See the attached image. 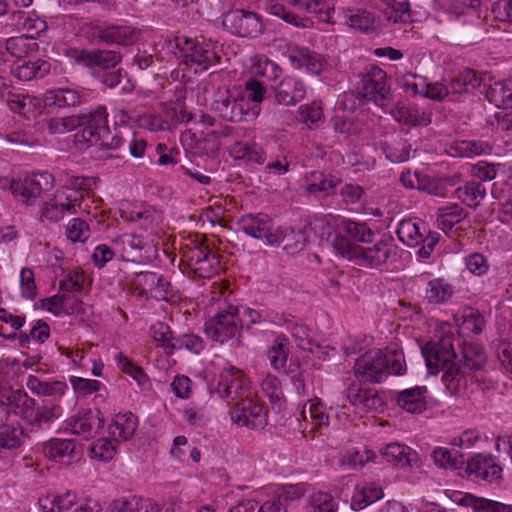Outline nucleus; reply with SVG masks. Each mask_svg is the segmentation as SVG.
<instances>
[{
    "label": "nucleus",
    "instance_id": "2",
    "mask_svg": "<svg viewBox=\"0 0 512 512\" xmlns=\"http://www.w3.org/2000/svg\"><path fill=\"white\" fill-rule=\"evenodd\" d=\"M394 238L390 234H384L380 239L360 246L337 234L333 237L331 245L336 253L343 258L354 261L357 265L367 267H378L387 262L393 250Z\"/></svg>",
    "mask_w": 512,
    "mask_h": 512
},
{
    "label": "nucleus",
    "instance_id": "7",
    "mask_svg": "<svg viewBox=\"0 0 512 512\" xmlns=\"http://www.w3.org/2000/svg\"><path fill=\"white\" fill-rule=\"evenodd\" d=\"M222 25L239 37L256 38L264 31L262 17L247 9H232L223 13Z\"/></svg>",
    "mask_w": 512,
    "mask_h": 512
},
{
    "label": "nucleus",
    "instance_id": "35",
    "mask_svg": "<svg viewBox=\"0 0 512 512\" xmlns=\"http://www.w3.org/2000/svg\"><path fill=\"white\" fill-rule=\"evenodd\" d=\"M484 88L481 93L485 94L490 103L498 108H512V80L495 82L484 86Z\"/></svg>",
    "mask_w": 512,
    "mask_h": 512
},
{
    "label": "nucleus",
    "instance_id": "45",
    "mask_svg": "<svg viewBox=\"0 0 512 512\" xmlns=\"http://www.w3.org/2000/svg\"><path fill=\"white\" fill-rule=\"evenodd\" d=\"M431 457L439 468L450 469L463 473L465 464L464 455L460 452L453 453L448 448L436 447L431 453Z\"/></svg>",
    "mask_w": 512,
    "mask_h": 512
},
{
    "label": "nucleus",
    "instance_id": "39",
    "mask_svg": "<svg viewBox=\"0 0 512 512\" xmlns=\"http://www.w3.org/2000/svg\"><path fill=\"white\" fill-rule=\"evenodd\" d=\"M344 17L346 24L361 32H374L378 27V21L374 14L364 9H346Z\"/></svg>",
    "mask_w": 512,
    "mask_h": 512
},
{
    "label": "nucleus",
    "instance_id": "64",
    "mask_svg": "<svg viewBox=\"0 0 512 512\" xmlns=\"http://www.w3.org/2000/svg\"><path fill=\"white\" fill-rule=\"evenodd\" d=\"M310 504L314 512H337V504L333 496L326 492H316L310 497Z\"/></svg>",
    "mask_w": 512,
    "mask_h": 512
},
{
    "label": "nucleus",
    "instance_id": "26",
    "mask_svg": "<svg viewBox=\"0 0 512 512\" xmlns=\"http://www.w3.org/2000/svg\"><path fill=\"white\" fill-rule=\"evenodd\" d=\"M399 240L410 247H416L423 242L425 233H428V225L418 219H404L397 228Z\"/></svg>",
    "mask_w": 512,
    "mask_h": 512
},
{
    "label": "nucleus",
    "instance_id": "57",
    "mask_svg": "<svg viewBox=\"0 0 512 512\" xmlns=\"http://www.w3.org/2000/svg\"><path fill=\"white\" fill-rule=\"evenodd\" d=\"M30 39L26 36L8 38L4 42H0V53H3V50H5L11 56L21 58L30 49Z\"/></svg>",
    "mask_w": 512,
    "mask_h": 512
},
{
    "label": "nucleus",
    "instance_id": "52",
    "mask_svg": "<svg viewBox=\"0 0 512 512\" xmlns=\"http://www.w3.org/2000/svg\"><path fill=\"white\" fill-rule=\"evenodd\" d=\"M288 328L297 344V346L305 351L314 353L316 350H322V347L314 343L309 335V329L307 326L297 323L290 322Z\"/></svg>",
    "mask_w": 512,
    "mask_h": 512
},
{
    "label": "nucleus",
    "instance_id": "1",
    "mask_svg": "<svg viewBox=\"0 0 512 512\" xmlns=\"http://www.w3.org/2000/svg\"><path fill=\"white\" fill-rule=\"evenodd\" d=\"M426 366L431 374L442 372L446 389L456 395L467 385L468 373L482 369L487 363L483 345L466 342L452 333L438 342H428L421 347Z\"/></svg>",
    "mask_w": 512,
    "mask_h": 512
},
{
    "label": "nucleus",
    "instance_id": "61",
    "mask_svg": "<svg viewBox=\"0 0 512 512\" xmlns=\"http://www.w3.org/2000/svg\"><path fill=\"white\" fill-rule=\"evenodd\" d=\"M76 500V494L72 491H67L62 495L54 497L50 502V507L43 503L42 500H40L39 504L43 512H63L69 510L76 503Z\"/></svg>",
    "mask_w": 512,
    "mask_h": 512
},
{
    "label": "nucleus",
    "instance_id": "53",
    "mask_svg": "<svg viewBox=\"0 0 512 512\" xmlns=\"http://www.w3.org/2000/svg\"><path fill=\"white\" fill-rule=\"evenodd\" d=\"M24 438V429L20 426L4 425L0 428V446L2 448H18L22 445Z\"/></svg>",
    "mask_w": 512,
    "mask_h": 512
},
{
    "label": "nucleus",
    "instance_id": "37",
    "mask_svg": "<svg viewBox=\"0 0 512 512\" xmlns=\"http://www.w3.org/2000/svg\"><path fill=\"white\" fill-rule=\"evenodd\" d=\"M455 196L469 208L476 209L486 197L487 190L484 184L474 179L467 181L454 191Z\"/></svg>",
    "mask_w": 512,
    "mask_h": 512
},
{
    "label": "nucleus",
    "instance_id": "60",
    "mask_svg": "<svg viewBox=\"0 0 512 512\" xmlns=\"http://www.w3.org/2000/svg\"><path fill=\"white\" fill-rule=\"evenodd\" d=\"M455 149L461 157H472L481 154H489L491 146L484 141L467 140L456 144Z\"/></svg>",
    "mask_w": 512,
    "mask_h": 512
},
{
    "label": "nucleus",
    "instance_id": "40",
    "mask_svg": "<svg viewBox=\"0 0 512 512\" xmlns=\"http://www.w3.org/2000/svg\"><path fill=\"white\" fill-rule=\"evenodd\" d=\"M128 219L138 224L140 229L153 232L162 222V214L152 206H143L132 209L129 212Z\"/></svg>",
    "mask_w": 512,
    "mask_h": 512
},
{
    "label": "nucleus",
    "instance_id": "4",
    "mask_svg": "<svg viewBox=\"0 0 512 512\" xmlns=\"http://www.w3.org/2000/svg\"><path fill=\"white\" fill-rule=\"evenodd\" d=\"M212 110L223 120L229 122L246 121L249 116H255L244 95L230 89L218 88L213 95Z\"/></svg>",
    "mask_w": 512,
    "mask_h": 512
},
{
    "label": "nucleus",
    "instance_id": "38",
    "mask_svg": "<svg viewBox=\"0 0 512 512\" xmlns=\"http://www.w3.org/2000/svg\"><path fill=\"white\" fill-rule=\"evenodd\" d=\"M454 295V287L444 278H434L427 283L425 300L429 304L442 305Z\"/></svg>",
    "mask_w": 512,
    "mask_h": 512
},
{
    "label": "nucleus",
    "instance_id": "18",
    "mask_svg": "<svg viewBox=\"0 0 512 512\" xmlns=\"http://www.w3.org/2000/svg\"><path fill=\"white\" fill-rule=\"evenodd\" d=\"M74 58L78 64L85 67H98L104 71L114 69L122 60V55L116 50L93 49L75 50Z\"/></svg>",
    "mask_w": 512,
    "mask_h": 512
},
{
    "label": "nucleus",
    "instance_id": "31",
    "mask_svg": "<svg viewBox=\"0 0 512 512\" xmlns=\"http://www.w3.org/2000/svg\"><path fill=\"white\" fill-rule=\"evenodd\" d=\"M384 492L382 487L377 486L376 482H362L355 487L354 494L351 499V508L353 510H361L368 505L382 499Z\"/></svg>",
    "mask_w": 512,
    "mask_h": 512
},
{
    "label": "nucleus",
    "instance_id": "5",
    "mask_svg": "<svg viewBox=\"0 0 512 512\" xmlns=\"http://www.w3.org/2000/svg\"><path fill=\"white\" fill-rule=\"evenodd\" d=\"M182 261L201 278H211L219 269V256L201 241H192L181 247Z\"/></svg>",
    "mask_w": 512,
    "mask_h": 512
},
{
    "label": "nucleus",
    "instance_id": "10",
    "mask_svg": "<svg viewBox=\"0 0 512 512\" xmlns=\"http://www.w3.org/2000/svg\"><path fill=\"white\" fill-rule=\"evenodd\" d=\"M230 414L232 421L241 427L263 429L268 423L263 405L250 395L236 402Z\"/></svg>",
    "mask_w": 512,
    "mask_h": 512
},
{
    "label": "nucleus",
    "instance_id": "48",
    "mask_svg": "<svg viewBox=\"0 0 512 512\" xmlns=\"http://www.w3.org/2000/svg\"><path fill=\"white\" fill-rule=\"evenodd\" d=\"M95 147L99 150L106 152L105 156L108 158H123L126 155L127 134H115L104 141H99Z\"/></svg>",
    "mask_w": 512,
    "mask_h": 512
},
{
    "label": "nucleus",
    "instance_id": "46",
    "mask_svg": "<svg viewBox=\"0 0 512 512\" xmlns=\"http://www.w3.org/2000/svg\"><path fill=\"white\" fill-rule=\"evenodd\" d=\"M278 241L276 244H283V250L290 255L299 253L305 248L306 235L302 230L276 228Z\"/></svg>",
    "mask_w": 512,
    "mask_h": 512
},
{
    "label": "nucleus",
    "instance_id": "34",
    "mask_svg": "<svg viewBox=\"0 0 512 512\" xmlns=\"http://www.w3.org/2000/svg\"><path fill=\"white\" fill-rule=\"evenodd\" d=\"M454 321L459 328L464 332H472L473 334H480L485 326L486 321L484 316L479 310L465 306L454 315Z\"/></svg>",
    "mask_w": 512,
    "mask_h": 512
},
{
    "label": "nucleus",
    "instance_id": "63",
    "mask_svg": "<svg viewBox=\"0 0 512 512\" xmlns=\"http://www.w3.org/2000/svg\"><path fill=\"white\" fill-rule=\"evenodd\" d=\"M116 453V445L113 440L100 438L95 441L90 448V455L100 461L111 460Z\"/></svg>",
    "mask_w": 512,
    "mask_h": 512
},
{
    "label": "nucleus",
    "instance_id": "22",
    "mask_svg": "<svg viewBox=\"0 0 512 512\" xmlns=\"http://www.w3.org/2000/svg\"><path fill=\"white\" fill-rule=\"evenodd\" d=\"M96 38L106 44L132 45L139 38V31L130 26L107 25L95 27Z\"/></svg>",
    "mask_w": 512,
    "mask_h": 512
},
{
    "label": "nucleus",
    "instance_id": "47",
    "mask_svg": "<svg viewBox=\"0 0 512 512\" xmlns=\"http://www.w3.org/2000/svg\"><path fill=\"white\" fill-rule=\"evenodd\" d=\"M114 508L117 512H161L160 504L150 498L118 499L115 500Z\"/></svg>",
    "mask_w": 512,
    "mask_h": 512
},
{
    "label": "nucleus",
    "instance_id": "14",
    "mask_svg": "<svg viewBox=\"0 0 512 512\" xmlns=\"http://www.w3.org/2000/svg\"><path fill=\"white\" fill-rule=\"evenodd\" d=\"M134 291L139 297L167 300L170 283L155 272H140L132 280Z\"/></svg>",
    "mask_w": 512,
    "mask_h": 512
},
{
    "label": "nucleus",
    "instance_id": "50",
    "mask_svg": "<svg viewBox=\"0 0 512 512\" xmlns=\"http://www.w3.org/2000/svg\"><path fill=\"white\" fill-rule=\"evenodd\" d=\"M289 354L288 340L285 336L279 335L276 337L273 345L267 352L268 359L271 365L279 370L284 368Z\"/></svg>",
    "mask_w": 512,
    "mask_h": 512
},
{
    "label": "nucleus",
    "instance_id": "20",
    "mask_svg": "<svg viewBox=\"0 0 512 512\" xmlns=\"http://www.w3.org/2000/svg\"><path fill=\"white\" fill-rule=\"evenodd\" d=\"M275 102L279 105L294 106L304 99L306 86L294 76H285L273 87Z\"/></svg>",
    "mask_w": 512,
    "mask_h": 512
},
{
    "label": "nucleus",
    "instance_id": "25",
    "mask_svg": "<svg viewBox=\"0 0 512 512\" xmlns=\"http://www.w3.org/2000/svg\"><path fill=\"white\" fill-rule=\"evenodd\" d=\"M228 150L229 155L235 160H243L247 164L262 165L267 159L263 147L255 142L236 141Z\"/></svg>",
    "mask_w": 512,
    "mask_h": 512
},
{
    "label": "nucleus",
    "instance_id": "36",
    "mask_svg": "<svg viewBox=\"0 0 512 512\" xmlns=\"http://www.w3.org/2000/svg\"><path fill=\"white\" fill-rule=\"evenodd\" d=\"M289 59L294 67H305L307 72L312 75H320L325 66V61L322 56L307 48H301L293 52L290 54Z\"/></svg>",
    "mask_w": 512,
    "mask_h": 512
},
{
    "label": "nucleus",
    "instance_id": "13",
    "mask_svg": "<svg viewBox=\"0 0 512 512\" xmlns=\"http://www.w3.org/2000/svg\"><path fill=\"white\" fill-rule=\"evenodd\" d=\"M503 468L492 454L478 453L465 460L463 473L458 472L461 477H475L482 480H499L502 478Z\"/></svg>",
    "mask_w": 512,
    "mask_h": 512
},
{
    "label": "nucleus",
    "instance_id": "27",
    "mask_svg": "<svg viewBox=\"0 0 512 512\" xmlns=\"http://www.w3.org/2000/svg\"><path fill=\"white\" fill-rule=\"evenodd\" d=\"M425 386H416L399 392L396 396V404L411 414H420L426 410Z\"/></svg>",
    "mask_w": 512,
    "mask_h": 512
},
{
    "label": "nucleus",
    "instance_id": "12",
    "mask_svg": "<svg viewBox=\"0 0 512 512\" xmlns=\"http://www.w3.org/2000/svg\"><path fill=\"white\" fill-rule=\"evenodd\" d=\"M385 353L369 351L360 356L354 365L355 376L361 382L379 383L386 377Z\"/></svg>",
    "mask_w": 512,
    "mask_h": 512
},
{
    "label": "nucleus",
    "instance_id": "8",
    "mask_svg": "<svg viewBox=\"0 0 512 512\" xmlns=\"http://www.w3.org/2000/svg\"><path fill=\"white\" fill-rule=\"evenodd\" d=\"M109 134L111 131L106 107L98 106L95 110L83 113L82 129L76 133L75 138L78 143L90 147L109 138Z\"/></svg>",
    "mask_w": 512,
    "mask_h": 512
},
{
    "label": "nucleus",
    "instance_id": "3",
    "mask_svg": "<svg viewBox=\"0 0 512 512\" xmlns=\"http://www.w3.org/2000/svg\"><path fill=\"white\" fill-rule=\"evenodd\" d=\"M170 47L180 63L193 69L195 73L206 71L219 61L215 43L203 37L200 39L176 37L173 42H170Z\"/></svg>",
    "mask_w": 512,
    "mask_h": 512
},
{
    "label": "nucleus",
    "instance_id": "21",
    "mask_svg": "<svg viewBox=\"0 0 512 512\" xmlns=\"http://www.w3.org/2000/svg\"><path fill=\"white\" fill-rule=\"evenodd\" d=\"M44 455L55 462L69 465L80 459L81 451L71 439H51L44 445Z\"/></svg>",
    "mask_w": 512,
    "mask_h": 512
},
{
    "label": "nucleus",
    "instance_id": "9",
    "mask_svg": "<svg viewBox=\"0 0 512 512\" xmlns=\"http://www.w3.org/2000/svg\"><path fill=\"white\" fill-rule=\"evenodd\" d=\"M92 191V179L88 177H71L67 183L58 189L53 197L55 201L68 211L75 214L77 208L81 209L82 202Z\"/></svg>",
    "mask_w": 512,
    "mask_h": 512
},
{
    "label": "nucleus",
    "instance_id": "28",
    "mask_svg": "<svg viewBox=\"0 0 512 512\" xmlns=\"http://www.w3.org/2000/svg\"><path fill=\"white\" fill-rule=\"evenodd\" d=\"M137 426L138 419L133 413H119L109 425V434L115 442L127 441L134 435Z\"/></svg>",
    "mask_w": 512,
    "mask_h": 512
},
{
    "label": "nucleus",
    "instance_id": "62",
    "mask_svg": "<svg viewBox=\"0 0 512 512\" xmlns=\"http://www.w3.org/2000/svg\"><path fill=\"white\" fill-rule=\"evenodd\" d=\"M66 235L72 242H85L90 237V228L86 221L80 218L72 219L66 227Z\"/></svg>",
    "mask_w": 512,
    "mask_h": 512
},
{
    "label": "nucleus",
    "instance_id": "16",
    "mask_svg": "<svg viewBox=\"0 0 512 512\" xmlns=\"http://www.w3.org/2000/svg\"><path fill=\"white\" fill-rule=\"evenodd\" d=\"M114 244L120 252V257L123 261L144 263L151 259V252H155L152 245L135 234H124L118 237Z\"/></svg>",
    "mask_w": 512,
    "mask_h": 512
},
{
    "label": "nucleus",
    "instance_id": "56",
    "mask_svg": "<svg viewBox=\"0 0 512 512\" xmlns=\"http://www.w3.org/2000/svg\"><path fill=\"white\" fill-rule=\"evenodd\" d=\"M466 217L467 212L458 204H450L438 209V221L449 228Z\"/></svg>",
    "mask_w": 512,
    "mask_h": 512
},
{
    "label": "nucleus",
    "instance_id": "15",
    "mask_svg": "<svg viewBox=\"0 0 512 512\" xmlns=\"http://www.w3.org/2000/svg\"><path fill=\"white\" fill-rule=\"evenodd\" d=\"M238 226L240 231L253 238L265 240L269 245H275L278 241L272 219L267 214L258 213L242 216L238 221Z\"/></svg>",
    "mask_w": 512,
    "mask_h": 512
},
{
    "label": "nucleus",
    "instance_id": "23",
    "mask_svg": "<svg viewBox=\"0 0 512 512\" xmlns=\"http://www.w3.org/2000/svg\"><path fill=\"white\" fill-rule=\"evenodd\" d=\"M382 457L389 463L401 468H414L420 466L418 453L408 446L399 443H390L380 450Z\"/></svg>",
    "mask_w": 512,
    "mask_h": 512
},
{
    "label": "nucleus",
    "instance_id": "55",
    "mask_svg": "<svg viewBox=\"0 0 512 512\" xmlns=\"http://www.w3.org/2000/svg\"><path fill=\"white\" fill-rule=\"evenodd\" d=\"M338 180L333 176H327L321 171H313L308 177L307 191L314 193L317 191L328 192L336 187Z\"/></svg>",
    "mask_w": 512,
    "mask_h": 512
},
{
    "label": "nucleus",
    "instance_id": "19",
    "mask_svg": "<svg viewBox=\"0 0 512 512\" xmlns=\"http://www.w3.org/2000/svg\"><path fill=\"white\" fill-rule=\"evenodd\" d=\"M53 183L54 176L51 173L39 172L25 177L19 184H16L15 191H20V198L23 203L31 204L43 192L50 190Z\"/></svg>",
    "mask_w": 512,
    "mask_h": 512
},
{
    "label": "nucleus",
    "instance_id": "54",
    "mask_svg": "<svg viewBox=\"0 0 512 512\" xmlns=\"http://www.w3.org/2000/svg\"><path fill=\"white\" fill-rule=\"evenodd\" d=\"M306 413H309V418L312 429H319L322 425H328L329 417L324 412V406L319 399L310 400L305 404L301 411V416L306 419Z\"/></svg>",
    "mask_w": 512,
    "mask_h": 512
},
{
    "label": "nucleus",
    "instance_id": "41",
    "mask_svg": "<svg viewBox=\"0 0 512 512\" xmlns=\"http://www.w3.org/2000/svg\"><path fill=\"white\" fill-rule=\"evenodd\" d=\"M394 119L409 126H427L431 123L430 114L420 111L416 106H397L392 110Z\"/></svg>",
    "mask_w": 512,
    "mask_h": 512
},
{
    "label": "nucleus",
    "instance_id": "32",
    "mask_svg": "<svg viewBox=\"0 0 512 512\" xmlns=\"http://www.w3.org/2000/svg\"><path fill=\"white\" fill-rule=\"evenodd\" d=\"M82 102V95L73 88H55L44 94V103L48 107H75Z\"/></svg>",
    "mask_w": 512,
    "mask_h": 512
},
{
    "label": "nucleus",
    "instance_id": "24",
    "mask_svg": "<svg viewBox=\"0 0 512 512\" xmlns=\"http://www.w3.org/2000/svg\"><path fill=\"white\" fill-rule=\"evenodd\" d=\"M486 86L485 76L470 68L460 70L449 82L451 94L470 93L481 86Z\"/></svg>",
    "mask_w": 512,
    "mask_h": 512
},
{
    "label": "nucleus",
    "instance_id": "11",
    "mask_svg": "<svg viewBox=\"0 0 512 512\" xmlns=\"http://www.w3.org/2000/svg\"><path fill=\"white\" fill-rule=\"evenodd\" d=\"M359 91L364 98L372 100L378 105H382L390 94V87L387 84V74L385 71L376 65L369 66L362 75Z\"/></svg>",
    "mask_w": 512,
    "mask_h": 512
},
{
    "label": "nucleus",
    "instance_id": "6",
    "mask_svg": "<svg viewBox=\"0 0 512 512\" xmlns=\"http://www.w3.org/2000/svg\"><path fill=\"white\" fill-rule=\"evenodd\" d=\"M243 325L240 320V310L222 311L210 318L204 325L205 334L215 342L224 344L232 340V344H240Z\"/></svg>",
    "mask_w": 512,
    "mask_h": 512
},
{
    "label": "nucleus",
    "instance_id": "33",
    "mask_svg": "<svg viewBox=\"0 0 512 512\" xmlns=\"http://www.w3.org/2000/svg\"><path fill=\"white\" fill-rule=\"evenodd\" d=\"M337 234L344 236L346 239L350 237L364 244L372 243L375 237V232L366 223L356 222L350 219H344L340 222L334 237Z\"/></svg>",
    "mask_w": 512,
    "mask_h": 512
},
{
    "label": "nucleus",
    "instance_id": "49",
    "mask_svg": "<svg viewBox=\"0 0 512 512\" xmlns=\"http://www.w3.org/2000/svg\"><path fill=\"white\" fill-rule=\"evenodd\" d=\"M127 150L126 155L129 154L135 159L143 158L145 162L152 163V145H148L147 141L143 138H138L134 133H127Z\"/></svg>",
    "mask_w": 512,
    "mask_h": 512
},
{
    "label": "nucleus",
    "instance_id": "44",
    "mask_svg": "<svg viewBox=\"0 0 512 512\" xmlns=\"http://www.w3.org/2000/svg\"><path fill=\"white\" fill-rule=\"evenodd\" d=\"M288 2L298 10L324 15L322 17L324 22H333L331 13L334 12L336 0H288Z\"/></svg>",
    "mask_w": 512,
    "mask_h": 512
},
{
    "label": "nucleus",
    "instance_id": "17",
    "mask_svg": "<svg viewBox=\"0 0 512 512\" xmlns=\"http://www.w3.org/2000/svg\"><path fill=\"white\" fill-rule=\"evenodd\" d=\"M245 386L246 380L241 372L235 367H230L224 369L220 374L214 392L230 404L232 401L238 402L245 398L243 395Z\"/></svg>",
    "mask_w": 512,
    "mask_h": 512
},
{
    "label": "nucleus",
    "instance_id": "58",
    "mask_svg": "<svg viewBox=\"0 0 512 512\" xmlns=\"http://www.w3.org/2000/svg\"><path fill=\"white\" fill-rule=\"evenodd\" d=\"M382 148L386 158L392 163H402L410 158L411 146L406 141L385 143Z\"/></svg>",
    "mask_w": 512,
    "mask_h": 512
},
{
    "label": "nucleus",
    "instance_id": "30",
    "mask_svg": "<svg viewBox=\"0 0 512 512\" xmlns=\"http://www.w3.org/2000/svg\"><path fill=\"white\" fill-rule=\"evenodd\" d=\"M346 399L354 406H362L366 410H377L382 405V398L372 390L363 389L361 384L352 383L345 392Z\"/></svg>",
    "mask_w": 512,
    "mask_h": 512
},
{
    "label": "nucleus",
    "instance_id": "29",
    "mask_svg": "<svg viewBox=\"0 0 512 512\" xmlns=\"http://www.w3.org/2000/svg\"><path fill=\"white\" fill-rule=\"evenodd\" d=\"M51 69V63L44 59L25 61L22 64L12 66L11 74L21 81L45 77Z\"/></svg>",
    "mask_w": 512,
    "mask_h": 512
},
{
    "label": "nucleus",
    "instance_id": "42",
    "mask_svg": "<svg viewBox=\"0 0 512 512\" xmlns=\"http://www.w3.org/2000/svg\"><path fill=\"white\" fill-rule=\"evenodd\" d=\"M74 434L88 439L93 436L96 430L103 426V420L100 418V412L94 414L92 411L85 412L70 422Z\"/></svg>",
    "mask_w": 512,
    "mask_h": 512
},
{
    "label": "nucleus",
    "instance_id": "43",
    "mask_svg": "<svg viewBox=\"0 0 512 512\" xmlns=\"http://www.w3.org/2000/svg\"><path fill=\"white\" fill-rule=\"evenodd\" d=\"M27 388L34 394L44 397H61L68 386L62 381H41L36 376L30 375L27 379Z\"/></svg>",
    "mask_w": 512,
    "mask_h": 512
},
{
    "label": "nucleus",
    "instance_id": "51",
    "mask_svg": "<svg viewBox=\"0 0 512 512\" xmlns=\"http://www.w3.org/2000/svg\"><path fill=\"white\" fill-rule=\"evenodd\" d=\"M205 348L201 337L194 334H183L175 338L173 344L169 345L166 355H172L175 350L186 349L195 354H199Z\"/></svg>",
    "mask_w": 512,
    "mask_h": 512
},
{
    "label": "nucleus",
    "instance_id": "59",
    "mask_svg": "<svg viewBox=\"0 0 512 512\" xmlns=\"http://www.w3.org/2000/svg\"><path fill=\"white\" fill-rule=\"evenodd\" d=\"M62 409L58 404H44L38 406L33 412L32 424H50L61 416Z\"/></svg>",
    "mask_w": 512,
    "mask_h": 512
}]
</instances>
